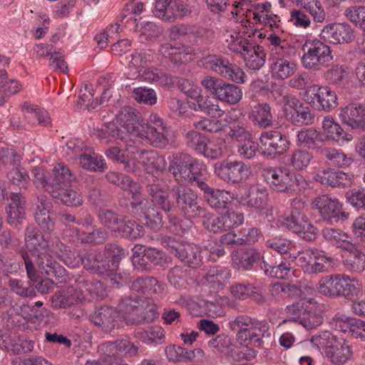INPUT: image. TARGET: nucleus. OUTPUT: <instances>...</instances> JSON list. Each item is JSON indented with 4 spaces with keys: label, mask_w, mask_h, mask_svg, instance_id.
Returning a JSON list of instances; mask_svg holds the SVG:
<instances>
[{
    "label": "nucleus",
    "mask_w": 365,
    "mask_h": 365,
    "mask_svg": "<svg viewBox=\"0 0 365 365\" xmlns=\"http://www.w3.org/2000/svg\"><path fill=\"white\" fill-rule=\"evenodd\" d=\"M121 128L114 123H109L97 130L96 136L105 144L111 143L112 139L126 140L133 142L141 128L140 115L136 109L130 106L123 107L118 114Z\"/></svg>",
    "instance_id": "1"
},
{
    "label": "nucleus",
    "mask_w": 365,
    "mask_h": 365,
    "mask_svg": "<svg viewBox=\"0 0 365 365\" xmlns=\"http://www.w3.org/2000/svg\"><path fill=\"white\" fill-rule=\"evenodd\" d=\"M118 309L126 325H140L158 318V308L151 298L134 294L121 299Z\"/></svg>",
    "instance_id": "2"
},
{
    "label": "nucleus",
    "mask_w": 365,
    "mask_h": 365,
    "mask_svg": "<svg viewBox=\"0 0 365 365\" xmlns=\"http://www.w3.org/2000/svg\"><path fill=\"white\" fill-rule=\"evenodd\" d=\"M169 172L178 184L189 182L197 187L206 178V166L192 155L178 153L170 161Z\"/></svg>",
    "instance_id": "3"
},
{
    "label": "nucleus",
    "mask_w": 365,
    "mask_h": 365,
    "mask_svg": "<svg viewBox=\"0 0 365 365\" xmlns=\"http://www.w3.org/2000/svg\"><path fill=\"white\" fill-rule=\"evenodd\" d=\"M20 254L25 264L27 276L31 280H34L39 272L47 277H53L58 283L66 282V269L55 261L48 252L32 257L24 250H21Z\"/></svg>",
    "instance_id": "4"
},
{
    "label": "nucleus",
    "mask_w": 365,
    "mask_h": 365,
    "mask_svg": "<svg viewBox=\"0 0 365 365\" xmlns=\"http://www.w3.org/2000/svg\"><path fill=\"white\" fill-rule=\"evenodd\" d=\"M302 51L301 63L306 70L319 71L334 61L332 48L320 40L306 41L302 46Z\"/></svg>",
    "instance_id": "5"
},
{
    "label": "nucleus",
    "mask_w": 365,
    "mask_h": 365,
    "mask_svg": "<svg viewBox=\"0 0 365 365\" xmlns=\"http://www.w3.org/2000/svg\"><path fill=\"white\" fill-rule=\"evenodd\" d=\"M170 128L157 114H150L133 143H146L154 148L165 149L170 144Z\"/></svg>",
    "instance_id": "6"
},
{
    "label": "nucleus",
    "mask_w": 365,
    "mask_h": 365,
    "mask_svg": "<svg viewBox=\"0 0 365 365\" xmlns=\"http://www.w3.org/2000/svg\"><path fill=\"white\" fill-rule=\"evenodd\" d=\"M361 285L356 278H351L344 274L325 276L319 282L318 292L329 297L343 296L347 299H353L356 296V290Z\"/></svg>",
    "instance_id": "7"
},
{
    "label": "nucleus",
    "mask_w": 365,
    "mask_h": 365,
    "mask_svg": "<svg viewBox=\"0 0 365 365\" xmlns=\"http://www.w3.org/2000/svg\"><path fill=\"white\" fill-rule=\"evenodd\" d=\"M89 285L90 282L84 276H73L69 286L56 291L51 296V307L55 309H63L82 302L85 299L83 289L88 290Z\"/></svg>",
    "instance_id": "8"
},
{
    "label": "nucleus",
    "mask_w": 365,
    "mask_h": 365,
    "mask_svg": "<svg viewBox=\"0 0 365 365\" xmlns=\"http://www.w3.org/2000/svg\"><path fill=\"white\" fill-rule=\"evenodd\" d=\"M160 242L171 254L190 267L197 268L202 264L201 249L196 245L170 236L163 237Z\"/></svg>",
    "instance_id": "9"
},
{
    "label": "nucleus",
    "mask_w": 365,
    "mask_h": 365,
    "mask_svg": "<svg viewBox=\"0 0 365 365\" xmlns=\"http://www.w3.org/2000/svg\"><path fill=\"white\" fill-rule=\"evenodd\" d=\"M170 195L175 202L176 208L184 215L192 217L205 215V207L199 205L197 195L187 185H173L170 190Z\"/></svg>",
    "instance_id": "10"
},
{
    "label": "nucleus",
    "mask_w": 365,
    "mask_h": 365,
    "mask_svg": "<svg viewBox=\"0 0 365 365\" xmlns=\"http://www.w3.org/2000/svg\"><path fill=\"white\" fill-rule=\"evenodd\" d=\"M259 141L262 155L271 159L284 154L290 147L288 136L279 128L262 132Z\"/></svg>",
    "instance_id": "11"
},
{
    "label": "nucleus",
    "mask_w": 365,
    "mask_h": 365,
    "mask_svg": "<svg viewBox=\"0 0 365 365\" xmlns=\"http://www.w3.org/2000/svg\"><path fill=\"white\" fill-rule=\"evenodd\" d=\"M214 173L221 180L228 184L237 185L247 180L250 168L242 161L226 159L215 164Z\"/></svg>",
    "instance_id": "12"
},
{
    "label": "nucleus",
    "mask_w": 365,
    "mask_h": 365,
    "mask_svg": "<svg viewBox=\"0 0 365 365\" xmlns=\"http://www.w3.org/2000/svg\"><path fill=\"white\" fill-rule=\"evenodd\" d=\"M262 176L270 187L277 192H289L294 184L299 185L302 176H296L289 169L283 167L267 168L262 170Z\"/></svg>",
    "instance_id": "13"
},
{
    "label": "nucleus",
    "mask_w": 365,
    "mask_h": 365,
    "mask_svg": "<svg viewBox=\"0 0 365 365\" xmlns=\"http://www.w3.org/2000/svg\"><path fill=\"white\" fill-rule=\"evenodd\" d=\"M304 100L317 110L326 112H330L338 106L336 92L327 86H312L304 91Z\"/></svg>",
    "instance_id": "14"
},
{
    "label": "nucleus",
    "mask_w": 365,
    "mask_h": 365,
    "mask_svg": "<svg viewBox=\"0 0 365 365\" xmlns=\"http://www.w3.org/2000/svg\"><path fill=\"white\" fill-rule=\"evenodd\" d=\"M282 225L307 241L314 240L319 232L307 216L297 207L292 210L289 216L283 218Z\"/></svg>",
    "instance_id": "15"
},
{
    "label": "nucleus",
    "mask_w": 365,
    "mask_h": 365,
    "mask_svg": "<svg viewBox=\"0 0 365 365\" xmlns=\"http://www.w3.org/2000/svg\"><path fill=\"white\" fill-rule=\"evenodd\" d=\"M98 352L106 361L120 360L122 355L135 356L139 353V347L128 339H118L113 341H106L98 346Z\"/></svg>",
    "instance_id": "16"
},
{
    "label": "nucleus",
    "mask_w": 365,
    "mask_h": 365,
    "mask_svg": "<svg viewBox=\"0 0 365 365\" xmlns=\"http://www.w3.org/2000/svg\"><path fill=\"white\" fill-rule=\"evenodd\" d=\"M312 207L318 210L322 220L329 224H334L340 219L346 218L339 200L327 195L316 197L312 203Z\"/></svg>",
    "instance_id": "17"
},
{
    "label": "nucleus",
    "mask_w": 365,
    "mask_h": 365,
    "mask_svg": "<svg viewBox=\"0 0 365 365\" xmlns=\"http://www.w3.org/2000/svg\"><path fill=\"white\" fill-rule=\"evenodd\" d=\"M120 311L112 306H101L90 315L89 320L103 332L110 333L119 327Z\"/></svg>",
    "instance_id": "18"
},
{
    "label": "nucleus",
    "mask_w": 365,
    "mask_h": 365,
    "mask_svg": "<svg viewBox=\"0 0 365 365\" xmlns=\"http://www.w3.org/2000/svg\"><path fill=\"white\" fill-rule=\"evenodd\" d=\"M319 37L333 44L349 43L355 38V31L347 23H331L324 26Z\"/></svg>",
    "instance_id": "19"
},
{
    "label": "nucleus",
    "mask_w": 365,
    "mask_h": 365,
    "mask_svg": "<svg viewBox=\"0 0 365 365\" xmlns=\"http://www.w3.org/2000/svg\"><path fill=\"white\" fill-rule=\"evenodd\" d=\"M81 264L87 270L102 276L112 275L117 268L114 263H110L105 252L98 251L82 255Z\"/></svg>",
    "instance_id": "20"
},
{
    "label": "nucleus",
    "mask_w": 365,
    "mask_h": 365,
    "mask_svg": "<svg viewBox=\"0 0 365 365\" xmlns=\"http://www.w3.org/2000/svg\"><path fill=\"white\" fill-rule=\"evenodd\" d=\"M207 181L205 178L202 182L200 183L197 188L203 192V197L208 205L215 210L227 208L233 199L232 194L225 190L212 187Z\"/></svg>",
    "instance_id": "21"
},
{
    "label": "nucleus",
    "mask_w": 365,
    "mask_h": 365,
    "mask_svg": "<svg viewBox=\"0 0 365 365\" xmlns=\"http://www.w3.org/2000/svg\"><path fill=\"white\" fill-rule=\"evenodd\" d=\"M52 202L44 195L37 196L34 219L39 227L45 232L51 234L56 228L52 215Z\"/></svg>",
    "instance_id": "22"
},
{
    "label": "nucleus",
    "mask_w": 365,
    "mask_h": 365,
    "mask_svg": "<svg viewBox=\"0 0 365 365\" xmlns=\"http://www.w3.org/2000/svg\"><path fill=\"white\" fill-rule=\"evenodd\" d=\"M158 53L175 64L187 63L197 55V51L188 46H177L170 43L160 45Z\"/></svg>",
    "instance_id": "23"
},
{
    "label": "nucleus",
    "mask_w": 365,
    "mask_h": 365,
    "mask_svg": "<svg viewBox=\"0 0 365 365\" xmlns=\"http://www.w3.org/2000/svg\"><path fill=\"white\" fill-rule=\"evenodd\" d=\"M158 53L175 64L187 63L197 55V51L188 46H177L170 43L160 45Z\"/></svg>",
    "instance_id": "24"
},
{
    "label": "nucleus",
    "mask_w": 365,
    "mask_h": 365,
    "mask_svg": "<svg viewBox=\"0 0 365 365\" xmlns=\"http://www.w3.org/2000/svg\"><path fill=\"white\" fill-rule=\"evenodd\" d=\"M7 200H11L6 207L7 222L12 227L19 229L26 218V197L20 192H11Z\"/></svg>",
    "instance_id": "25"
},
{
    "label": "nucleus",
    "mask_w": 365,
    "mask_h": 365,
    "mask_svg": "<svg viewBox=\"0 0 365 365\" xmlns=\"http://www.w3.org/2000/svg\"><path fill=\"white\" fill-rule=\"evenodd\" d=\"M24 245L30 257L49 251V246L45 236L39 228L34 224H29L24 231Z\"/></svg>",
    "instance_id": "26"
},
{
    "label": "nucleus",
    "mask_w": 365,
    "mask_h": 365,
    "mask_svg": "<svg viewBox=\"0 0 365 365\" xmlns=\"http://www.w3.org/2000/svg\"><path fill=\"white\" fill-rule=\"evenodd\" d=\"M133 143V146H130L127 151L131 157V162L142 165L146 170L152 171L160 168V163L163 161V158L160 156L153 150H145L140 148Z\"/></svg>",
    "instance_id": "27"
},
{
    "label": "nucleus",
    "mask_w": 365,
    "mask_h": 365,
    "mask_svg": "<svg viewBox=\"0 0 365 365\" xmlns=\"http://www.w3.org/2000/svg\"><path fill=\"white\" fill-rule=\"evenodd\" d=\"M262 259V255L257 249L240 248L233 252L232 263L234 268L242 271L255 270Z\"/></svg>",
    "instance_id": "28"
},
{
    "label": "nucleus",
    "mask_w": 365,
    "mask_h": 365,
    "mask_svg": "<svg viewBox=\"0 0 365 365\" xmlns=\"http://www.w3.org/2000/svg\"><path fill=\"white\" fill-rule=\"evenodd\" d=\"M339 118L352 129L365 131V106L361 103H350L341 108Z\"/></svg>",
    "instance_id": "29"
},
{
    "label": "nucleus",
    "mask_w": 365,
    "mask_h": 365,
    "mask_svg": "<svg viewBox=\"0 0 365 365\" xmlns=\"http://www.w3.org/2000/svg\"><path fill=\"white\" fill-rule=\"evenodd\" d=\"M53 175L50 177V185H47V192L50 195L58 193L60 189L69 186L76 181V175L73 174L69 168L63 164L58 163L53 168Z\"/></svg>",
    "instance_id": "30"
},
{
    "label": "nucleus",
    "mask_w": 365,
    "mask_h": 365,
    "mask_svg": "<svg viewBox=\"0 0 365 365\" xmlns=\"http://www.w3.org/2000/svg\"><path fill=\"white\" fill-rule=\"evenodd\" d=\"M250 12L253 15V20L256 24L272 29L278 28L279 26V17L274 14L269 2L255 4Z\"/></svg>",
    "instance_id": "31"
},
{
    "label": "nucleus",
    "mask_w": 365,
    "mask_h": 365,
    "mask_svg": "<svg viewBox=\"0 0 365 365\" xmlns=\"http://www.w3.org/2000/svg\"><path fill=\"white\" fill-rule=\"evenodd\" d=\"M248 118L260 129L271 128L274 124L272 108L267 103H257L250 106Z\"/></svg>",
    "instance_id": "32"
},
{
    "label": "nucleus",
    "mask_w": 365,
    "mask_h": 365,
    "mask_svg": "<svg viewBox=\"0 0 365 365\" xmlns=\"http://www.w3.org/2000/svg\"><path fill=\"white\" fill-rule=\"evenodd\" d=\"M322 133L326 140L339 143L349 142L353 139L352 135L346 133L331 116L324 118L322 122Z\"/></svg>",
    "instance_id": "33"
},
{
    "label": "nucleus",
    "mask_w": 365,
    "mask_h": 365,
    "mask_svg": "<svg viewBox=\"0 0 365 365\" xmlns=\"http://www.w3.org/2000/svg\"><path fill=\"white\" fill-rule=\"evenodd\" d=\"M268 192L266 187L259 185H251L245 197H242L241 202L247 207L257 210H264L267 205Z\"/></svg>",
    "instance_id": "34"
},
{
    "label": "nucleus",
    "mask_w": 365,
    "mask_h": 365,
    "mask_svg": "<svg viewBox=\"0 0 365 365\" xmlns=\"http://www.w3.org/2000/svg\"><path fill=\"white\" fill-rule=\"evenodd\" d=\"M123 141L126 143L124 149L121 150L118 146H110L105 151L106 155L115 162L123 164L124 169L127 172L135 173L137 166L135 165L133 162H131V157L127 151L130 146H133V142H130L129 139L123 140Z\"/></svg>",
    "instance_id": "35"
},
{
    "label": "nucleus",
    "mask_w": 365,
    "mask_h": 365,
    "mask_svg": "<svg viewBox=\"0 0 365 365\" xmlns=\"http://www.w3.org/2000/svg\"><path fill=\"white\" fill-rule=\"evenodd\" d=\"M322 235L327 242L337 248L349 250L352 247L351 238L340 229L324 227L322 230Z\"/></svg>",
    "instance_id": "36"
},
{
    "label": "nucleus",
    "mask_w": 365,
    "mask_h": 365,
    "mask_svg": "<svg viewBox=\"0 0 365 365\" xmlns=\"http://www.w3.org/2000/svg\"><path fill=\"white\" fill-rule=\"evenodd\" d=\"M317 181L333 187H345L351 184L349 175L343 171H323L315 176Z\"/></svg>",
    "instance_id": "37"
},
{
    "label": "nucleus",
    "mask_w": 365,
    "mask_h": 365,
    "mask_svg": "<svg viewBox=\"0 0 365 365\" xmlns=\"http://www.w3.org/2000/svg\"><path fill=\"white\" fill-rule=\"evenodd\" d=\"M270 62V69L275 79H287L292 76L297 70L296 63L284 58L272 57Z\"/></svg>",
    "instance_id": "38"
},
{
    "label": "nucleus",
    "mask_w": 365,
    "mask_h": 365,
    "mask_svg": "<svg viewBox=\"0 0 365 365\" xmlns=\"http://www.w3.org/2000/svg\"><path fill=\"white\" fill-rule=\"evenodd\" d=\"M129 204L125 202V199L120 200V206H125L128 212L133 214L145 215L151 207L148 199L144 197L140 193L133 192L131 190L127 191Z\"/></svg>",
    "instance_id": "39"
},
{
    "label": "nucleus",
    "mask_w": 365,
    "mask_h": 365,
    "mask_svg": "<svg viewBox=\"0 0 365 365\" xmlns=\"http://www.w3.org/2000/svg\"><path fill=\"white\" fill-rule=\"evenodd\" d=\"M269 329V325L267 321L253 318L246 333V336L243 338L242 344L245 345L258 344L260 345L262 339Z\"/></svg>",
    "instance_id": "40"
},
{
    "label": "nucleus",
    "mask_w": 365,
    "mask_h": 365,
    "mask_svg": "<svg viewBox=\"0 0 365 365\" xmlns=\"http://www.w3.org/2000/svg\"><path fill=\"white\" fill-rule=\"evenodd\" d=\"M269 293L275 301L280 302L288 297H299L301 294V289L293 284L275 282L270 284Z\"/></svg>",
    "instance_id": "41"
},
{
    "label": "nucleus",
    "mask_w": 365,
    "mask_h": 365,
    "mask_svg": "<svg viewBox=\"0 0 365 365\" xmlns=\"http://www.w3.org/2000/svg\"><path fill=\"white\" fill-rule=\"evenodd\" d=\"M344 339L339 338L337 336L329 331H322L313 335L310 339L312 344L316 346L319 350H323L326 354V351H329L337 345H340Z\"/></svg>",
    "instance_id": "42"
},
{
    "label": "nucleus",
    "mask_w": 365,
    "mask_h": 365,
    "mask_svg": "<svg viewBox=\"0 0 365 365\" xmlns=\"http://www.w3.org/2000/svg\"><path fill=\"white\" fill-rule=\"evenodd\" d=\"M349 254L343 260L344 266L350 272L361 273L365 270V253L352 242V247L346 250Z\"/></svg>",
    "instance_id": "43"
},
{
    "label": "nucleus",
    "mask_w": 365,
    "mask_h": 365,
    "mask_svg": "<svg viewBox=\"0 0 365 365\" xmlns=\"http://www.w3.org/2000/svg\"><path fill=\"white\" fill-rule=\"evenodd\" d=\"M321 153L329 165L337 168H348L354 161L351 157L348 156L341 150L334 148H324L321 150Z\"/></svg>",
    "instance_id": "44"
},
{
    "label": "nucleus",
    "mask_w": 365,
    "mask_h": 365,
    "mask_svg": "<svg viewBox=\"0 0 365 365\" xmlns=\"http://www.w3.org/2000/svg\"><path fill=\"white\" fill-rule=\"evenodd\" d=\"M135 339L147 345L158 344L165 337L164 330L160 326H151L147 329H138L133 332Z\"/></svg>",
    "instance_id": "45"
},
{
    "label": "nucleus",
    "mask_w": 365,
    "mask_h": 365,
    "mask_svg": "<svg viewBox=\"0 0 365 365\" xmlns=\"http://www.w3.org/2000/svg\"><path fill=\"white\" fill-rule=\"evenodd\" d=\"M339 344L331 351H326L327 358L334 365H343L352 356L351 346L344 339L339 342Z\"/></svg>",
    "instance_id": "46"
},
{
    "label": "nucleus",
    "mask_w": 365,
    "mask_h": 365,
    "mask_svg": "<svg viewBox=\"0 0 365 365\" xmlns=\"http://www.w3.org/2000/svg\"><path fill=\"white\" fill-rule=\"evenodd\" d=\"M21 86L19 82L7 77L6 71L0 68V106L3 105L8 98L21 91Z\"/></svg>",
    "instance_id": "47"
},
{
    "label": "nucleus",
    "mask_w": 365,
    "mask_h": 365,
    "mask_svg": "<svg viewBox=\"0 0 365 365\" xmlns=\"http://www.w3.org/2000/svg\"><path fill=\"white\" fill-rule=\"evenodd\" d=\"M78 163L82 168L89 171H103L106 168L102 156H98L89 147L86 149L85 153L78 160Z\"/></svg>",
    "instance_id": "48"
},
{
    "label": "nucleus",
    "mask_w": 365,
    "mask_h": 365,
    "mask_svg": "<svg viewBox=\"0 0 365 365\" xmlns=\"http://www.w3.org/2000/svg\"><path fill=\"white\" fill-rule=\"evenodd\" d=\"M297 145L308 149H316L323 142L321 133L313 128H303L297 133Z\"/></svg>",
    "instance_id": "49"
},
{
    "label": "nucleus",
    "mask_w": 365,
    "mask_h": 365,
    "mask_svg": "<svg viewBox=\"0 0 365 365\" xmlns=\"http://www.w3.org/2000/svg\"><path fill=\"white\" fill-rule=\"evenodd\" d=\"M215 97L222 102L235 105L242 99V91L240 87L224 82Z\"/></svg>",
    "instance_id": "50"
},
{
    "label": "nucleus",
    "mask_w": 365,
    "mask_h": 365,
    "mask_svg": "<svg viewBox=\"0 0 365 365\" xmlns=\"http://www.w3.org/2000/svg\"><path fill=\"white\" fill-rule=\"evenodd\" d=\"M192 104L193 107L192 108L195 110H200L214 118H221L225 113V111L221 109L220 106L217 103H215L209 97L199 96L196 99V103Z\"/></svg>",
    "instance_id": "51"
},
{
    "label": "nucleus",
    "mask_w": 365,
    "mask_h": 365,
    "mask_svg": "<svg viewBox=\"0 0 365 365\" xmlns=\"http://www.w3.org/2000/svg\"><path fill=\"white\" fill-rule=\"evenodd\" d=\"M98 218L103 225L115 232L120 230L123 222V218L120 215L112 210L105 208H100Z\"/></svg>",
    "instance_id": "52"
},
{
    "label": "nucleus",
    "mask_w": 365,
    "mask_h": 365,
    "mask_svg": "<svg viewBox=\"0 0 365 365\" xmlns=\"http://www.w3.org/2000/svg\"><path fill=\"white\" fill-rule=\"evenodd\" d=\"M226 150V143L223 138H216L207 140L202 155L210 160L221 158Z\"/></svg>",
    "instance_id": "53"
},
{
    "label": "nucleus",
    "mask_w": 365,
    "mask_h": 365,
    "mask_svg": "<svg viewBox=\"0 0 365 365\" xmlns=\"http://www.w3.org/2000/svg\"><path fill=\"white\" fill-rule=\"evenodd\" d=\"M266 53L263 47L259 45L252 46L243 58L246 66L252 70H259L265 63Z\"/></svg>",
    "instance_id": "54"
},
{
    "label": "nucleus",
    "mask_w": 365,
    "mask_h": 365,
    "mask_svg": "<svg viewBox=\"0 0 365 365\" xmlns=\"http://www.w3.org/2000/svg\"><path fill=\"white\" fill-rule=\"evenodd\" d=\"M58 193L51 195L53 198L61 200L66 206L78 207L83 204V197L76 190L68 187H63L57 191Z\"/></svg>",
    "instance_id": "55"
},
{
    "label": "nucleus",
    "mask_w": 365,
    "mask_h": 365,
    "mask_svg": "<svg viewBox=\"0 0 365 365\" xmlns=\"http://www.w3.org/2000/svg\"><path fill=\"white\" fill-rule=\"evenodd\" d=\"M313 159V155L304 149L294 150L288 159L289 164L294 170L301 171L307 169Z\"/></svg>",
    "instance_id": "56"
},
{
    "label": "nucleus",
    "mask_w": 365,
    "mask_h": 365,
    "mask_svg": "<svg viewBox=\"0 0 365 365\" xmlns=\"http://www.w3.org/2000/svg\"><path fill=\"white\" fill-rule=\"evenodd\" d=\"M56 255L68 267H76L81 263V255H76L69 247L58 240Z\"/></svg>",
    "instance_id": "57"
},
{
    "label": "nucleus",
    "mask_w": 365,
    "mask_h": 365,
    "mask_svg": "<svg viewBox=\"0 0 365 365\" xmlns=\"http://www.w3.org/2000/svg\"><path fill=\"white\" fill-rule=\"evenodd\" d=\"M197 217H202L203 219L202 221L203 227L210 232L217 234L227 230L222 215L216 217L209 212L205 208V215H199Z\"/></svg>",
    "instance_id": "58"
},
{
    "label": "nucleus",
    "mask_w": 365,
    "mask_h": 365,
    "mask_svg": "<svg viewBox=\"0 0 365 365\" xmlns=\"http://www.w3.org/2000/svg\"><path fill=\"white\" fill-rule=\"evenodd\" d=\"M290 113V121L295 125H310L314 123L315 115L308 106H300Z\"/></svg>",
    "instance_id": "59"
},
{
    "label": "nucleus",
    "mask_w": 365,
    "mask_h": 365,
    "mask_svg": "<svg viewBox=\"0 0 365 365\" xmlns=\"http://www.w3.org/2000/svg\"><path fill=\"white\" fill-rule=\"evenodd\" d=\"M253 318L247 315L240 314L228 323L229 328L234 331H237V339L242 344L243 338H245L246 333Z\"/></svg>",
    "instance_id": "60"
},
{
    "label": "nucleus",
    "mask_w": 365,
    "mask_h": 365,
    "mask_svg": "<svg viewBox=\"0 0 365 365\" xmlns=\"http://www.w3.org/2000/svg\"><path fill=\"white\" fill-rule=\"evenodd\" d=\"M173 1V0H157L153 10L155 16L164 21H175Z\"/></svg>",
    "instance_id": "61"
},
{
    "label": "nucleus",
    "mask_w": 365,
    "mask_h": 365,
    "mask_svg": "<svg viewBox=\"0 0 365 365\" xmlns=\"http://www.w3.org/2000/svg\"><path fill=\"white\" fill-rule=\"evenodd\" d=\"M301 6L312 17L314 22L323 23L326 19V13L319 0H302Z\"/></svg>",
    "instance_id": "62"
},
{
    "label": "nucleus",
    "mask_w": 365,
    "mask_h": 365,
    "mask_svg": "<svg viewBox=\"0 0 365 365\" xmlns=\"http://www.w3.org/2000/svg\"><path fill=\"white\" fill-rule=\"evenodd\" d=\"M163 32V28L151 21L143 23L140 29V38L144 43H153L158 40Z\"/></svg>",
    "instance_id": "63"
},
{
    "label": "nucleus",
    "mask_w": 365,
    "mask_h": 365,
    "mask_svg": "<svg viewBox=\"0 0 365 365\" xmlns=\"http://www.w3.org/2000/svg\"><path fill=\"white\" fill-rule=\"evenodd\" d=\"M185 140L187 147L201 155L208 138L197 131L190 130L185 134Z\"/></svg>",
    "instance_id": "64"
}]
</instances>
